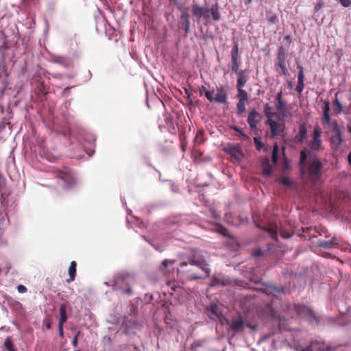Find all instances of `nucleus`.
Segmentation results:
<instances>
[{"label":"nucleus","instance_id":"obj_1","mask_svg":"<svg viewBox=\"0 0 351 351\" xmlns=\"http://www.w3.org/2000/svg\"><path fill=\"white\" fill-rule=\"evenodd\" d=\"M275 106L278 112L268 104L264 105V114L267 117V123L270 127L272 136L279 135L285 128V107L282 91L277 94Z\"/></svg>","mask_w":351,"mask_h":351},{"label":"nucleus","instance_id":"obj_2","mask_svg":"<svg viewBox=\"0 0 351 351\" xmlns=\"http://www.w3.org/2000/svg\"><path fill=\"white\" fill-rule=\"evenodd\" d=\"M300 167L303 178L306 179L313 184L321 181L324 165L315 156L308 157L304 151L300 152Z\"/></svg>","mask_w":351,"mask_h":351},{"label":"nucleus","instance_id":"obj_3","mask_svg":"<svg viewBox=\"0 0 351 351\" xmlns=\"http://www.w3.org/2000/svg\"><path fill=\"white\" fill-rule=\"evenodd\" d=\"M208 257V255L206 251L198 248H193L190 251L187 256V261L191 266H195L196 268L201 270L205 274L206 277H208L210 276V273L207 261Z\"/></svg>","mask_w":351,"mask_h":351},{"label":"nucleus","instance_id":"obj_4","mask_svg":"<svg viewBox=\"0 0 351 351\" xmlns=\"http://www.w3.org/2000/svg\"><path fill=\"white\" fill-rule=\"evenodd\" d=\"M134 283V277L126 272L118 274L112 280L113 290L119 291L121 294L131 295L133 293L132 287Z\"/></svg>","mask_w":351,"mask_h":351},{"label":"nucleus","instance_id":"obj_5","mask_svg":"<svg viewBox=\"0 0 351 351\" xmlns=\"http://www.w3.org/2000/svg\"><path fill=\"white\" fill-rule=\"evenodd\" d=\"M304 339L300 338L299 334H296L294 337L293 343L289 346L293 347L297 351H331L332 348L329 346H326L324 343L312 342L309 346H304Z\"/></svg>","mask_w":351,"mask_h":351},{"label":"nucleus","instance_id":"obj_6","mask_svg":"<svg viewBox=\"0 0 351 351\" xmlns=\"http://www.w3.org/2000/svg\"><path fill=\"white\" fill-rule=\"evenodd\" d=\"M188 261H184L180 264V268L178 269L179 272L183 274L185 277L189 280L202 279L205 278V274H200L197 271L193 268Z\"/></svg>","mask_w":351,"mask_h":351},{"label":"nucleus","instance_id":"obj_7","mask_svg":"<svg viewBox=\"0 0 351 351\" xmlns=\"http://www.w3.org/2000/svg\"><path fill=\"white\" fill-rule=\"evenodd\" d=\"M332 128L334 134L330 138V145L332 149L336 151L342 144V134L337 121H332Z\"/></svg>","mask_w":351,"mask_h":351},{"label":"nucleus","instance_id":"obj_8","mask_svg":"<svg viewBox=\"0 0 351 351\" xmlns=\"http://www.w3.org/2000/svg\"><path fill=\"white\" fill-rule=\"evenodd\" d=\"M322 133V131L319 126H315L312 136V141L310 143V147L312 151L319 152L324 149L322 146V141L321 140Z\"/></svg>","mask_w":351,"mask_h":351},{"label":"nucleus","instance_id":"obj_9","mask_svg":"<svg viewBox=\"0 0 351 351\" xmlns=\"http://www.w3.org/2000/svg\"><path fill=\"white\" fill-rule=\"evenodd\" d=\"M293 308L296 313L300 317L306 318L309 317L315 320L316 322L319 321L317 316L309 306L300 304H294Z\"/></svg>","mask_w":351,"mask_h":351},{"label":"nucleus","instance_id":"obj_10","mask_svg":"<svg viewBox=\"0 0 351 351\" xmlns=\"http://www.w3.org/2000/svg\"><path fill=\"white\" fill-rule=\"evenodd\" d=\"M239 45L237 43H235L231 51V63H232V71L237 75L240 72L239 71Z\"/></svg>","mask_w":351,"mask_h":351},{"label":"nucleus","instance_id":"obj_11","mask_svg":"<svg viewBox=\"0 0 351 351\" xmlns=\"http://www.w3.org/2000/svg\"><path fill=\"white\" fill-rule=\"evenodd\" d=\"M56 177L61 179L66 186H71L74 183V178L72 173L69 170L57 171Z\"/></svg>","mask_w":351,"mask_h":351},{"label":"nucleus","instance_id":"obj_12","mask_svg":"<svg viewBox=\"0 0 351 351\" xmlns=\"http://www.w3.org/2000/svg\"><path fill=\"white\" fill-rule=\"evenodd\" d=\"M276 70L280 74H285V53L282 47H280L276 63Z\"/></svg>","mask_w":351,"mask_h":351},{"label":"nucleus","instance_id":"obj_13","mask_svg":"<svg viewBox=\"0 0 351 351\" xmlns=\"http://www.w3.org/2000/svg\"><path fill=\"white\" fill-rule=\"evenodd\" d=\"M228 325H230V329L234 332H241L243 330L245 323L243 317L239 315L237 317H233Z\"/></svg>","mask_w":351,"mask_h":351},{"label":"nucleus","instance_id":"obj_14","mask_svg":"<svg viewBox=\"0 0 351 351\" xmlns=\"http://www.w3.org/2000/svg\"><path fill=\"white\" fill-rule=\"evenodd\" d=\"M261 115L255 110H253L249 112L247 117V123L250 128L253 130L257 128L258 123L261 121Z\"/></svg>","mask_w":351,"mask_h":351},{"label":"nucleus","instance_id":"obj_15","mask_svg":"<svg viewBox=\"0 0 351 351\" xmlns=\"http://www.w3.org/2000/svg\"><path fill=\"white\" fill-rule=\"evenodd\" d=\"M256 226L267 232L273 240L278 241V226L276 223H268L267 225L261 226L256 223Z\"/></svg>","mask_w":351,"mask_h":351},{"label":"nucleus","instance_id":"obj_16","mask_svg":"<svg viewBox=\"0 0 351 351\" xmlns=\"http://www.w3.org/2000/svg\"><path fill=\"white\" fill-rule=\"evenodd\" d=\"M51 61L52 62L60 64L64 67H69L72 64L71 60L69 58L64 56L52 55L51 56Z\"/></svg>","mask_w":351,"mask_h":351},{"label":"nucleus","instance_id":"obj_17","mask_svg":"<svg viewBox=\"0 0 351 351\" xmlns=\"http://www.w3.org/2000/svg\"><path fill=\"white\" fill-rule=\"evenodd\" d=\"M210 311L213 315H215L219 319V322L222 324L223 323H226V324H230V320L223 316L221 312L219 311V306L217 304H211Z\"/></svg>","mask_w":351,"mask_h":351},{"label":"nucleus","instance_id":"obj_18","mask_svg":"<svg viewBox=\"0 0 351 351\" xmlns=\"http://www.w3.org/2000/svg\"><path fill=\"white\" fill-rule=\"evenodd\" d=\"M215 102L217 104H226L228 96L226 92L222 86L217 88V93L215 95Z\"/></svg>","mask_w":351,"mask_h":351},{"label":"nucleus","instance_id":"obj_19","mask_svg":"<svg viewBox=\"0 0 351 351\" xmlns=\"http://www.w3.org/2000/svg\"><path fill=\"white\" fill-rule=\"evenodd\" d=\"M181 27L184 29L185 36H187L190 32L189 14L184 11L180 16Z\"/></svg>","mask_w":351,"mask_h":351},{"label":"nucleus","instance_id":"obj_20","mask_svg":"<svg viewBox=\"0 0 351 351\" xmlns=\"http://www.w3.org/2000/svg\"><path fill=\"white\" fill-rule=\"evenodd\" d=\"M225 152L237 160L243 156L242 151L239 146L230 145L225 149Z\"/></svg>","mask_w":351,"mask_h":351},{"label":"nucleus","instance_id":"obj_21","mask_svg":"<svg viewBox=\"0 0 351 351\" xmlns=\"http://www.w3.org/2000/svg\"><path fill=\"white\" fill-rule=\"evenodd\" d=\"M298 69H299V73L298 75V84H297L295 90L299 93H301L304 87V69L302 66H299Z\"/></svg>","mask_w":351,"mask_h":351},{"label":"nucleus","instance_id":"obj_22","mask_svg":"<svg viewBox=\"0 0 351 351\" xmlns=\"http://www.w3.org/2000/svg\"><path fill=\"white\" fill-rule=\"evenodd\" d=\"M237 75V88H243L247 80V77L245 75V70H241Z\"/></svg>","mask_w":351,"mask_h":351},{"label":"nucleus","instance_id":"obj_23","mask_svg":"<svg viewBox=\"0 0 351 351\" xmlns=\"http://www.w3.org/2000/svg\"><path fill=\"white\" fill-rule=\"evenodd\" d=\"M76 267H77L76 262L74 261H71L70 263L69 269H68L69 278L66 280V281L67 282L70 283L75 280V276H76Z\"/></svg>","mask_w":351,"mask_h":351},{"label":"nucleus","instance_id":"obj_24","mask_svg":"<svg viewBox=\"0 0 351 351\" xmlns=\"http://www.w3.org/2000/svg\"><path fill=\"white\" fill-rule=\"evenodd\" d=\"M340 241L339 239L337 237H332L330 241H322L319 244V246L324 248H332L337 246Z\"/></svg>","mask_w":351,"mask_h":351},{"label":"nucleus","instance_id":"obj_25","mask_svg":"<svg viewBox=\"0 0 351 351\" xmlns=\"http://www.w3.org/2000/svg\"><path fill=\"white\" fill-rule=\"evenodd\" d=\"M174 260L165 259L162 261L160 267V270L164 273H169L173 270V265L174 264Z\"/></svg>","mask_w":351,"mask_h":351},{"label":"nucleus","instance_id":"obj_26","mask_svg":"<svg viewBox=\"0 0 351 351\" xmlns=\"http://www.w3.org/2000/svg\"><path fill=\"white\" fill-rule=\"evenodd\" d=\"M204 8L205 7L201 6L198 4H193L192 5V13L198 20H199L202 17Z\"/></svg>","mask_w":351,"mask_h":351},{"label":"nucleus","instance_id":"obj_27","mask_svg":"<svg viewBox=\"0 0 351 351\" xmlns=\"http://www.w3.org/2000/svg\"><path fill=\"white\" fill-rule=\"evenodd\" d=\"M307 134V128L304 124H301L299 128V133L295 136V139L298 142H302L305 138Z\"/></svg>","mask_w":351,"mask_h":351},{"label":"nucleus","instance_id":"obj_28","mask_svg":"<svg viewBox=\"0 0 351 351\" xmlns=\"http://www.w3.org/2000/svg\"><path fill=\"white\" fill-rule=\"evenodd\" d=\"M67 320L66 305L62 304L60 306V319L59 324H64Z\"/></svg>","mask_w":351,"mask_h":351},{"label":"nucleus","instance_id":"obj_29","mask_svg":"<svg viewBox=\"0 0 351 351\" xmlns=\"http://www.w3.org/2000/svg\"><path fill=\"white\" fill-rule=\"evenodd\" d=\"M210 13L212 18L214 21H217L220 20L221 14L219 11V6H218L217 3L212 5V7L210 9Z\"/></svg>","mask_w":351,"mask_h":351},{"label":"nucleus","instance_id":"obj_30","mask_svg":"<svg viewBox=\"0 0 351 351\" xmlns=\"http://www.w3.org/2000/svg\"><path fill=\"white\" fill-rule=\"evenodd\" d=\"M262 167L263 169L264 174L267 176H269L271 172V167L269 164V160L267 158H265L262 161Z\"/></svg>","mask_w":351,"mask_h":351},{"label":"nucleus","instance_id":"obj_31","mask_svg":"<svg viewBox=\"0 0 351 351\" xmlns=\"http://www.w3.org/2000/svg\"><path fill=\"white\" fill-rule=\"evenodd\" d=\"M215 231L217 233L221 234V235H223L225 237H227V238H231L232 237V236L229 233L228 229L226 228L224 226H223L221 225L217 226V227L215 229Z\"/></svg>","mask_w":351,"mask_h":351},{"label":"nucleus","instance_id":"obj_32","mask_svg":"<svg viewBox=\"0 0 351 351\" xmlns=\"http://www.w3.org/2000/svg\"><path fill=\"white\" fill-rule=\"evenodd\" d=\"M237 90H238V94L237 95V97H238L239 99V101H243L246 102L249 99L247 92L243 88H240V89H237Z\"/></svg>","mask_w":351,"mask_h":351},{"label":"nucleus","instance_id":"obj_33","mask_svg":"<svg viewBox=\"0 0 351 351\" xmlns=\"http://www.w3.org/2000/svg\"><path fill=\"white\" fill-rule=\"evenodd\" d=\"M4 346L8 351H16L12 340L10 337H8L4 342Z\"/></svg>","mask_w":351,"mask_h":351},{"label":"nucleus","instance_id":"obj_34","mask_svg":"<svg viewBox=\"0 0 351 351\" xmlns=\"http://www.w3.org/2000/svg\"><path fill=\"white\" fill-rule=\"evenodd\" d=\"M25 7L34 6L38 7L40 5V0H21Z\"/></svg>","mask_w":351,"mask_h":351},{"label":"nucleus","instance_id":"obj_35","mask_svg":"<svg viewBox=\"0 0 351 351\" xmlns=\"http://www.w3.org/2000/svg\"><path fill=\"white\" fill-rule=\"evenodd\" d=\"M237 114L241 116L243 112H245V102L243 101H239L237 104Z\"/></svg>","mask_w":351,"mask_h":351},{"label":"nucleus","instance_id":"obj_36","mask_svg":"<svg viewBox=\"0 0 351 351\" xmlns=\"http://www.w3.org/2000/svg\"><path fill=\"white\" fill-rule=\"evenodd\" d=\"M254 142L256 148L258 151L261 150L265 147V145L262 142L261 138L260 136H255L254 138Z\"/></svg>","mask_w":351,"mask_h":351},{"label":"nucleus","instance_id":"obj_37","mask_svg":"<svg viewBox=\"0 0 351 351\" xmlns=\"http://www.w3.org/2000/svg\"><path fill=\"white\" fill-rule=\"evenodd\" d=\"M278 146L275 145L272 151L271 160L274 164H276L278 159Z\"/></svg>","mask_w":351,"mask_h":351},{"label":"nucleus","instance_id":"obj_38","mask_svg":"<svg viewBox=\"0 0 351 351\" xmlns=\"http://www.w3.org/2000/svg\"><path fill=\"white\" fill-rule=\"evenodd\" d=\"M226 285V282L223 280L218 278H217L215 276H213L212 280H211L210 286H212V287L217 286V285L224 286Z\"/></svg>","mask_w":351,"mask_h":351},{"label":"nucleus","instance_id":"obj_39","mask_svg":"<svg viewBox=\"0 0 351 351\" xmlns=\"http://www.w3.org/2000/svg\"><path fill=\"white\" fill-rule=\"evenodd\" d=\"M267 19L271 23H276L278 21V17L272 12L267 11L266 14Z\"/></svg>","mask_w":351,"mask_h":351},{"label":"nucleus","instance_id":"obj_40","mask_svg":"<svg viewBox=\"0 0 351 351\" xmlns=\"http://www.w3.org/2000/svg\"><path fill=\"white\" fill-rule=\"evenodd\" d=\"M337 95H338V93H336L335 95V99L333 101V105L337 107V112L341 113L343 111V106H342V104H341V102L339 101V100L338 99Z\"/></svg>","mask_w":351,"mask_h":351},{"label":"nucleus","instance_id":"obj_41","mask_svg":"<svg viewBox=\"0 0 351 351\" xmlns=\"http://www.w3.org/2000/svg\"><path fill=\"white\" fill-rule=\"evenodd\" d=\"M195 140L196 143L202 144L204 142L203 132H198L195 136Z\"/></svg>","mask_w":351,"mask_h":351},{"label":"nucleus","instance_id":"obj_42","mask_svg":"<svg viewBox=\"0 0 351 351\" xmlns=\"http://www.w3.org/2000/svg\"><path fill=\"white\" fill-rule=\"evenodd\" d=\"M230 128L232 129L233 130L236 131L237 132L239 133L243 138H245V139L248 138V136L239 127H237L236 125H232L230 127Z\"/></svg>","mask_w":351,"mask_h":351},{"label":"nucleus","instance_id":"obj_43","mask_svg":"<svg viewBox=\"0 0 351 351\" xmlns=\"http://www.w3.org/2000/svg\"><path fill=\"white\" fill-rule=\"evenodd\" d=\"M330 102L329 101H324V106H323V114H330Z\"/></svg>","mask_w":351,"mask_h":351},{"label":"nucleus","instance_id":"obj_44","mask_svg":"<svg viewBox=\"0 0 351 351\" xmlns=\"http://www.w3.org/2000/svg\"><path fill=\"white\" fill-rule=\"evenodd\" d=\"M213 93H214V90H212V91L205 90V96L207 98V99L209 100L210 102L215 101Z\"/></svg>","mask_w":351,"mask_h":351},{"label":"nucleus","instance_id":"obj_45","mask_svg":"<svg viewBox=\"0 0 351 351\" xmlns=\"http://www.w3.org/2000/svg\"><path fill=\"white\" fill-rule=\"evenodd\" d=\"M324 0H318V1L316 3L315 5V12H318L320 9H322L324 5Z\"/></svg>","mask_w":351,"mask_h":351},{"label":"nucleus","instance_id":"obj_46","mask_svg":"<svg viewBox=\"0 0 351 351\" xmlns=\"http://www.w3.org/2000/svg\"><path fill=\"white\" fill-rule=\"evenodd\" d=\"M323 122L324 123L332 125V122H331L330 114H323Z\"/></svg>","mask_w":351,"mask_h":351},{"label":"nucleus","instance_id":"obj_47","mask_svg":"<svg viewBox=\"0 0 351 351\" xmlns=\"http://www.w3.org/2000/svg\"><path fill=\"white\" fill-rule=\"evenodd\" d=\"M209 16H210V9L205 7V8L203 11V15H202V18L204 19L206 21H208Z\"/></svg>","mask_w":351,"mask_h":351},{"label":"nucleus","instance_id":"obj_48","mask_svg":"<svg viewBox=\"0 0 351 351\" xmlns=\"http://www.w3.org/2000/svg\"><path fill=\"white\" fill-rule=\"evenodd\" d=\"M340 3L343 7H349L351 5V0H339Z\"/></svg>","mask_w":351,"mask_h":351},{"label":"nucleus","instance_id":"obj_49","mask_svg":"<svg viewBox=\"0 0 351 351\" xmlns=\"http://www.w3.org/2000/svg\"><path fill=\"white\" fill-rule=\"evenodd\" d=\"M230 217H231V215H230V214H226V215H225V220H226L228 223H230V224H232V225H237V223H235L234 221H231V220L230 219Z\"/></svg>","mask_w":351,"mask_h":351},{"label":"nucleus","instance_id":"obj_50","mask_svg":"<svg viewBox=\"0 0 351 351\" xmlns=\"http://www.w3.org/2000/svg\"><path fill=\"white\" fill-rule=\"evenodd\" d=\"M17 290L19 293H23L27 291V288L22 285H18Z\"/></svg>","mask_w":351,"mask_h":351},{"label":"nucleus","instance_id":"obj_51","mask_svg":"<svg viewBox=\"0 0 351 351\" xmlns=\"http://www.w3.org/2000/svg\"><path fill=\"white\" fill-rule=\"evenodd\" d=\"M80 335V332H78L76 335L73 337V340H72V345L74 346V347H77V338H78V335Z\"/></svg>","mask_w":351,"mask_h":351},{"label":"nucleus","instance_id":"obj_52","mask_svg":"<svg viewBox=\"0 0 351 351\" xmlns=\"http://www.w3.org/2000/svg\"><path fill=\"white\" fill-rule=\"evenodd\" d=\"M63 325L64 324H58V332H59V335L60 337H64V332H63Z\"/></svg>","mask_w":351,"mask_h":351},{"label":"nucleus","instance_id":"obj_53","mask_svg":"<svg viewBox=\"0 0 351 351\" xmlns=\"http://www.w3.org/2000/svg\"><path fill=\"white\" fill-rule=\"evenodd\" d=\"M125 348L127 351H136L137 350V348L133 345L126 346Z\"/></svg>","mask_w":351,"mask_h":351},{"label":"nucleus","instance_id":"obj_54","mask_svg":"<svg viewBox=\"0 0 351 351\" xmlns=\"http://www.w3.org/2000/svg\"><path fill=\"white\" fill-rule=\"evenodd\" d=\"M263 254V252L261 250H258L254 253V256L258 257Z\"/></svg>","mask_w":351,"mask_h":351},{"label":"nucleus","instance_id":"obj_55","mask_svg":"<svg viewBox=\"0 0 351 351\" xmlns=\"http://www.w3.org/2000/svg\"><path fill=\"white\" fill-rule=\"evenodd\" d=\"M280 183L282 184V185H285V176H282L280 178Z\"/></svg>","mask_w":351,"mask_h":351},{"label":"nucleus","instance_id":"obj_56","mask_svg":"<svg viewBox=\"0 0 351 351\" xmlns=\"http://www.w3.org/2000/svg\"><path fill=\"white\" fill-rule=\"evenodd\" d=\"M286 184H287V187L290 186L292 185V181L291 180H289L288 178H287Z\"/></svg>","mask_w":351,"mask_h":351},{"label":"nucleus","instance_id":"obj_57","mask_svg":"<svg viewBox=\"0 0 351 351\" xmlns=\"http://www.w3.org/2000/svg\"><path fill=\"white\" fill-rule=\"evenodd\" d=\"M245 326H246L247 327H248V328H251L252 330H254L255 328H256L255 326H253V325H252L250 324H245Z\"/></svg>","mask_w":351,"mask_h":351},{"label":"nucleus","instance_id":"obj_58","mask_svg":"<svg viewBox=\"0 0 351 351\" xmlns=\"http://www.w3.org/2000/svg\"><path fill=\"white\" fill-rule=\"evenodd\" d=\"M348 160L350 165L351 166V152L348 154Z\"/></svg>","mask_w":351,"mask_h":351},{"label":"nucleus","instance_id":"obj_59","mask_svg":"<svg viewBox=\"0 0 351 351\" xmlns=\"http://www.w3.org/2000/svg\"><path fill=\"white\" fill-rule=\"evenodd\" d=\"M205 90H208L206 89V88L205 86H202L200 88L201 93H202L203 91L205 93Z\"/></svg>","mask_w":351,"mask_h":351},{"label":"nucleus","instance_id":"obj_60","mask_svg":"<svg viewBox=\"0 0 351 351\" xmlns=\"http://www.w3.org/2000/svg\"><path fill=\"white\" fill-rule=\"evenodd\" d=\"M280 237H281L282 239H285V232H280Z\"/></svg>","mask_w":351,"mask_h":351},{"label":"nucleus","instance_id":"obj_61","mask_svg":"<svg viewBox=\"0 0 351 351\" xmlns=\"http://www.w3.org/2000/svg\"><path fill=\"white\" fill-rule=\"evenodd\" d=\"M348 131L351 134V121L350 123L348 125Z\"/></svg>","mask_w":351,"mask_h":351},{"label":"nucleus","instance_id":"obj_62","mask_svg":"<svg viewBox=\"0 0 351 351\" xmlns=\"http://www.w3.org/2000/svg\"><path fill=\"white\" fill-rule=\"evenodd\" d=\"M46 327L47 329H50L51 328V324L50 322H48L46 325Z\"/></svg>","mask_w":351,"mask_h":351},{"label":"nucleus","instance_id":"obj_63","mask_svg":"<svg viewBox=\"0 0 351 351\" xmlns=\"http://www.w3.org/2000/svg\"><path fill=\"white\" fill-rule=\"evenodd\" d=\"M282 153L285 156V147L282 146Z\"/></svg>","mask_w":351,"mask_h":351},{"label":"nucleus","instance_id":"obj_64","mask_svg":"<svg viewBox=\"0 0 351 351\" xmlns=\"http://www.w3.org/2000/svg\"><path fill=\"white\" fill-rule=\"evenodd\" d=\"M252 0H245V3L246 5H247V4L251 3H252Z\"/></svg>","mask_w":351,"mask_h":351}]
</instances>
